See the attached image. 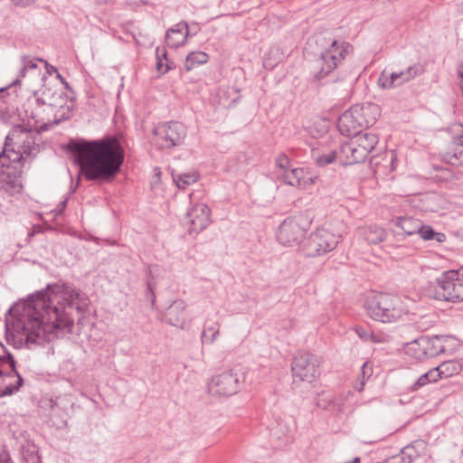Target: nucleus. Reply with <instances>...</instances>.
Instances as JSON below:
<instances>
[{"mask_svg": "<svg viewBox=\"0 0 463 463\" xmlns=\"http://www.w3.org/2000/svg\"><path fill=\"white\" fill-rule=\"evenodd\" d=\"M67 203H68V199H64L63 201L60 202L57 204V206H56V208L54 210L56 215L62 213V212L64 211V209L67 206Z\"/></svg>", "mask_w": 463, "mask_h": 463, "instance_id": "50", "label": "nucleus"}, {"mask_svg": "<svg viewBox=\"0 0 463 463\" xmlns=\"http://www.w3.org/2000/svg\"><path fill=\"white\" fill-rule=\"evenodd\" d=\"M366 308L371 318L382 323H396L409 313V308L402 297L383 292L369 298Z\"/></svg>", "mask_w": 463, "mask_h": 463, "instance_id": "5", "label": "nucleus"}, {"mask_svg": "<svg viewBox=\"0 0 463 463\" xmlns=\"http://www.w3.org/2000/svg\"><path fill=\"white\" fill-rule=\"evenodd\" d=\"M386 156L390 157L391 170H394L397 165V157L395 152L393 150H391L390 152L386 153Z\"/></svg>", "mask_w": 463, "mask_h": 463, "instance_id": "48", "label": "nucleus"}, {"mask_svg": "<svg viewBox=\"0 0 463 463\" xmlns=\"http://www.w3.org/2000/svg\"><path fill=\"white\" fill-rule=\"evenodd\" d=\"M171 175L174 183L182 190H184L189 185L195 184L200 178L199 173L195 170L185 173H179L175 170H172Z\"/></svg>", "mask_w": 463, "mask_h": 463, "instance_id": "25", "label": "nucleus"}, {"mask_svg": "<svg viewBox=\"0 0 463 463\" xmlns=\"http://www.w3.org/2000/svg\"><path fill=\"white\" fill-rule=\"evenodd\" d=\"M304 169L305 167H296L285 171L283 174L284 183L291 186H301Z\"/></svg>", "mask_w": 463, "mask_h": 463, "instance_id": "33", "label": "nucleus"}, {"mask_svg": "<svg viewBox=\"0 0 463 463\" xmlns=\"http://www.w3.org/2000/svg\"><path fill=\"white\" fill-rule=\"evenodd\" d=\"M394 226L401 230L396 232L397 235H413L418 234V231H420L421 221L412 217L399 216L393 220Z\"/></svg>", "mask_w": 463, "mask_h": 463, "instance_id": "23", "label": "nucleus"}, {"mask_svg": "<svg viewBox=\"0 0 463 463\" xmlns=\"http://www.w3.org/2000/svg\"><path fill=\"white\" fill-rule=\"evenodd\" d=\"M451 175V172L449 169L444 170V178H449V175Z\"/></svg>", "mask_w": 463, "mask_h": 463, "instance_id": "56", "label": "nucleus"}, {"mask_svg": "<svg viewBox=\"0 0 463 463\" xmlns=\"http://www.w3.org/2000/svg\"><path fill=\"white\" fill-rule=\"evenodd\" d=\"M336 127L343 136L347 137L363 132L364 128L354 106H352L339 116Z\"/></svg>", "mask_w": 463, "mask_h": 463, "instance_id": "15", "label": "nucleus"}, {"mask_svg": "<svg viewBox=\"0 0 463 463\" xmlns=\"http://www.w3.org/2000/svg\"><path fill=\"white\" fill-rule=\"evenodd\" d=\"M434 168H435L436 170H439V168L438 166H434ZM440 170H443V169H442V168H440Z\"/></svg>", "mask_w": 463, "mask_h": 463, "instance_id": "57", "label": "nucleus"}, {"mask_svg": "<svg viewBox=\"0 0 463 463\" xmlns=\"http://www.w3.org/2000/svg\"><path fill=\"white\" fill-rule=\"evenodd\" d=\"M160 148L170 149L183 144L186 137V128L179 121L158 125L153 131Z\"/></svg>", "mask_w": 463, "mask_h": 463, "instance_id": "11", "label": "nucleus"}, {"mask_svg": "<svg viewBox=\"0 0 463 463\" xmlns=\"http://www.w3.org/2000/svg\"><path fill=\"white\" fill-rule=\"evenodd\" d=\"M434 368L436 369V373H439V379H443L459 373L461 371V364L456 360H449L441 363Z\"/></svg>", "mask_w": 463, "mask_h": 463, "instance_id": "29", "label": "nucleus"}, {"mask_svg": "<svg viewBox=\"0 0 463 463\" xmlns=\"http://www.w3.org/2000/svg\"><path fill=\"white\" fill-rule=\"evenodd\" d=\"M363 235L368 243L378 244L385 239L386 232L380 226L370 225L364 230Z\"/></svg>", "mask_w": 463, "mask_h": 463, "instance_id": "30", "label": "nucleus"}, {"mask_svg": "<svg viewBox=\"0 0 463 463\" xmlns=\"http://www.w3.org/2000/svg\"><path fill=\"white\" fill-rule=\"evenodd\" d=\"M20 307H21V305H20V304H17L16 306H14V307H11V308L9 309V312H10V313L16 312V311L20 308Z\"/></svg>", "mask_w": 463, "mask_h": 463, "instance_id": "55", "label": "nucleus"}, {"mask_svg": "<svg viewBox=\"0 0 463 463\" xmlns=\"http://www.w3.org/2000/svg\"><path fill=\"white\" fill-rule=\"evenodd\" d=\"M426 294L439 301H463V278L460 277L458 270L444 271L433 282L429 283Z\"/></svg>", "mask_w": 463, "mask_h": 463, "instance_id": "6", "label": "nucleus"}, {"mask_svg": "<svg viewBox=\"0 0 463 463\" xmlns=\"http://www.w3.org/2000/svg\"><path fill=\"white\" fill-rule=\"evenodd\" d=\"M39 61L44 62L47 74L52 75L55 73L56 76L57 72H59L55 66L49 64L45 60L39 59Z\"/></svg>", "mask_w": 463, "mask_h": 463, "instance_id": "47", "label": "nucleus"}, {"mask_svg": "<svg viewBox=\"0 0 463 463\" xmlns=\"http://www.w3.org/2000/svg\"><path fill=\"white\" fill-rule=\"evenodd\" d=\"M65 149L85 179L99 184L114 182L125 161L124 147L114 135L94 140L71 139Z\"/></svg>", "mask_w": 463, "mask_h": 463, "instance_id": "2", "label": "nucleus"}, {"mask_svg": "<svg viewBox=\"0 0 463 463\" xmlns=\"http://www.w3.org/2000/svg\"><path fill=\"white\" fill-rule=\"evenodd\" d=\"M23 384L24 379L16 370L15 360L0 367V397L14 394Z\"/></svg>", "mask_w": 463, "mask_h": 463, "instance_id": "14", "label": "nucleus"}, {"mask_svg": "<svg viewBox=\"0 0 463 463\" xmlns=\"http://www.w3.org/2000/svg\"><path fill=\"white\" fill-rule=\"evenodd\" d=\"M209 55L202 51L191 52L185 59L184 69L186 71H192L194 68L204 64L208 61Z\"/></svg>", "mask_w": 463, "mask_h": 463, "instance_id": "31", "label": "nucleus"}, {"mask_svg": "<svg viewBox=\"0 0 463 463\" xmlns=\"http://www.w3.org/2000/svg\"><path fill=\"white\" fill-rule=\"evenodd\" d=\"M373 370L372 366L368 364L367 362L364 363V364L361 367V374L363 377V380L360 383V386L356 387L357 391L361 392L364 389V386L365 384V378H369L372 375Z\"/></svg>", "mask_w": 463, "mask_h": 463, "instance_id": "42", "label": "nucleus"}, {"mask_svg": "<svg viewBox=\"0 0 463 463\" xmlns=\"http://www.w3.org/2000/svg\"><path fill=\"white\" fill-rule=\"evenodd\" d=\"M339 151V163L343 165H351L364 162V158L359 156L358 148L353 138L345 142L337 148Z\"/></svg>", "mask_w": 463, "mask_h": 463, "instance_id": "21", "label": "nucleus"}, {"mask_svg": "<svg viewBox=\"0 0 463 463\" xmlns=\"http://www.w3.org/2000/svg\"><path fill=\"white\" fill-rule=\"evenodd\" d=\"M35 0H13L14 5H20V6H27L31 4L34 3Z\"/></svg>", "mask_w": 463, "mask_h": 463, "instance_id": "52", "label": "nucleus"}, {"mask_svg": "<svg viewBox=\"0 0 463 463\" xmlns=\"http://www.w3.org/2000/svg\"><path fill=\"white\" fill-rule=\"evenodd\" d=\"M463 152L459 150L458 147H455L452 150H448L442 156V159L449 165H455L459 164L460 157L462 156Z\"/></svg>", "mask_w": 463, "mask_h": 463, "instance_id": "37", "label": "nucleus"}, {"mask_svg": "<svg viewBox=\"0 0 463 463\" xmlns=\"http://www.w3.org/2000/svg\"><path fill=\"white\" fill-rule=\"evenodd\" d=\"M276 165L284 171L288 170V167L290 165V160L288 156L284 153H280L276 157Z\"/></svg>", "mask_w": 463, "mask_h": 463, "instance_id": "43", "label": "nucleus"}, {"mask_svg": "<svg viewBox=\"0 0 463 463\" xmlns=\"http://www.w3.org/2000/svg\"><path fill=\"white\" fill-rule=\"evenodd\" d=\"M316 179H317V176H311L307 173V168H305L304 173H303V179H301V186L300 187L307 188V185L314 184Z\"/></svg>", "mask_w": 463, "mask_h": 463, "instance_id": "44", "label": "nucleus"}, {"mask_svg": "<svg viewBox=\"0 0 463 463\" xmlns=\"http://www.w3.org/2000/svg\"><path fill=\"white\" fill-rule=\"evenodd\" d=\"M37 61H39V60L31 59L27 55L22 56L21 57L22 66L20 68L18 77L14 80V81L11 85L18 84L20 82V79L24 78L25 76L28 69H32V70L36 69Z\"/></svg>", "mask_w": 463, "mask_h": 463, "instance_id": "35", "label": "nucleus"}, {"mask_svg": "<svg viewBox=\"0 0 463 463\" xmlns=\"http://www.w3.org/2000/svg\"><path fill=\"white\" fill-rule=\"evenodd\" d=\"M14 356L7 351L5 346L0 342V367L6 366V364L13 363Z\"/></svg>", "mask_w": 463, "mask_h": 463, "instance_id": "41", "label": "nucleus"}, {"mask_svg": "<svg viewBox=\"0 0 463 463\" xmlns=\"http://www.w3.org/2000/svg\"><path fill=\"white\" fill-rule=\"evenodd\" d=\"M425 449V443L421 439L412 441L402 449V460L403 463H411L419 458L421 451Z\"/></svg>", "mask_w": 463, "mask_h": 463, "instance_id": "27", "label": "nucleus"}, {"mask_svg": "<svg viewBox=\"0 0 463 463\" xmlns=\"http://www.w3.org/2000/svg\"><path fill=\"white\" fill-rule=\"evenodd\" d=\"M90 299L80 289L66 283H51L28 297L20 314L22 335L25 345H42L53 331L71 332L73 314L88 310Z\"/></svg>", "mask_w": 463, "mask_h": 463, "instance_id": "1", "label": "nucleus"}, {"mask_svg": "<svg viewBox=\"0 0 463 463\" xmlns=\"http://www.w3.org/2000/svg\"><path fill=\"white\" fill-rule=\"evenodd\" d=\"M156 70L161 74H165L169 71L175 68V64L172 61H167V62H165L164 60H161L160 58H156Z\"/></svg>", "mask_w": 463, "mask_h": 463, "instance_id": "39", "label": "nucleus"}, {"mask_svg": "<svg viewBox=\"0 0 463 463\" xmlns=\"http://www.w3.org/2000/svg\"><path fill=\"white\" fill-rule=\"evenodd\" d=\"M74 402L70 395L57 396L55 399H50L46 402L49 408L48 422L52 427L57 430H62L67 427L68 409L72 408Z\"/></svg>", "mask_w": 463, "mask_h": 463, "instance_id": "13", "label": "nucleus"}, {"mask_svg": "<svg viewBox=\"0 0 463 463\" xmlns=\"http://www.w3.org/2000/svg\"><path fill=\"white\" fill-rule=\"evenodd\" d=\"M245 375L236 369H230L213 375L208 383V392L212 396L230 397L236 394L243 386Z\"/></svg>", "mask_w": 463, "mask_h": 463, "instance_id": "8", "label": "nucleus"}, {"mask_svg": "<svg viewBox=\"0 0 463 463\" xmlns=\"http://www.w3.org/2000/svg\"><path fill=\"white\" fill-rule=\"evenodd\" d=\"M156 58H160L161 60H164L165 62H167V61H170L167 57V51L165 46L157 47L156 49Z\"/></svg>", "mask_w": 463, "mask_h": 463, "instance_id": "46", "label": "nucleus"}, {"mask_svg": "<svg viewBox=\"0 0 463 463\" xmlns=\"http://www.w3.org/2000/svg\"><path fill=\"white\" fill-rule=\"evenodd\" d=\"M352 136L358 148L357 154L365 160L378 144V135L374 132H360Z\"/></svg>", "mask_w": 463, "mask_h": 463, "instance_id": "19", "label": "nucleus"}, {"mask_svg": "<svg viewBox=\"0 0 463 463\" xmlns=\"http://www.w3.org/2000/svg\"><path fill=\"white\" fill-rule=\"evenodd\" d=\"M424 71V66L420 63H413L401 71L389 72L383 70L379 75L378 84L382 89H394L423 74Z\"/></svg>", "mask_w": 463, "mask_h": 463, "instance_id": "12", "label": "nucleus"}, {"mask_svg": "<svg viewBox=\"0 0 463 463\" xmlns=\"http://www.w3.org/2000/svg\"><path fill=\"white\" fill-rule=\"evenodd\" d=\"M0 463H11V458L8 453L3 452L0 454Z\"/></svg>", "mask_w": 463, "mask_h": 463, "instance_id": "53", "label": "nucleus"}, {"mask_svg": "<svg viewBox=\"0 0 463 463\" xmlns=\"http://www.w3.org/2000/svg\"><path fill=\"white\" fill-rule=\"evenodd\" d=\"M447 338L445 335H422L415 341V344L420 347L426 357H435L445 352L444 342Z\"/></svg>", "mask_w": 463, "mask_h": 463, "instance_id": "17", "label": "nucleus"}, {"mask_svg": "<svg viewBox=\"0 0 463 463\" xmlns=\"http://www.w3.org/2000/svg\"><path fill=\"white\" fill-rule=\"evenodd\" d=\"M355 332L357 333V335H359L360 338L366 339L367 334H366L364 328H363L361 326H357L355 328Z\"/></svg>", "mask_w": 463, "mask_h": 463, "instance_id": "54", "label": "nucleus"}, {"mask_svg": "<svg viewBox=\"0 0 463 463\" xmlns=\"http://www.w3.org/2000/svg\"><path fill=\"white\" fill-rule=\"evenodd\" d=\"M188 35V24L182 21L166 31L165 41L169 48L177 49L185 44Z\"/></svg>", "mask_w": 463, "mask_h": 463, "instance_id": "18", "label": "nucleus"}, {"mask_svg": "<svg viewBox=\"0 0 463 463\" xmlns=\"http://www.w3.org/2000/svg\"><path fill=\"white\" fill-rule=\"evenodd\" d=\"M339 151L338 149H320L312 150V157L316 161L318 166L324 167L334 162H339Z\"/></svg>", "mask_w": 463, "mask_h": 463, "instance_id": "26", "label": "nucleus"}, {"mask_svg": "<svg viewBox=\"0 0 463 463\" xmlns=\"http://www.w3.org/2000/svg\"><path fill=\"white\" fill-rule=\"evenodd\" d=\"M220 333V325L218 321L207 319L203 326V330L201 335L203 344L212 345Z\"/></svg>", "mask_w": 463, "mask_h": 463, "instance_id": "28", "label": "nucleus"}, {"mask_svg": "<svg viewBox=\"0 0 463 463\" xmlns=\"http://www.w3.org/2000/svg\"><path fill=\"white\" fill-rule=\"evenodd\" d=\"M24 458L25 463H42L38 451L34 447L33 449H28L24 452Z\"/></svg>", "mask_w": 463, "mask_h": 463, "instance_id": "40", "label": "nucleus"}, {"mask_svg": "<svg viewBox=\"0 0 463 463\" xmlns=\"http://www.w3.org/2000/svg\"><path fill=\"white\" fill-rule=\"evenodd\" d=\"M354 106L357 113L360 115V118L364 128H368L375 124L381 111L380 107L377 104L367 102L355 104Z\"/></svg>", "mask_w": 463, "mask_h": 463, "instance_id": "22", "label": "nucleus"}, {"mask_svg": "<svg viewBox=\"0 0 463 463\" xmlns=\"http://www.w3.org/2000/svg\"><path fill=\"white\" fill-rule=\"evenodd\" d=\"M294 378L312 383L320 375V360L309 352H299L291 364Z\"/></svg>", "mask_w": 463, "mask_h": 463, "instance_id": "10", "label": "nucleus"}, {"mask_svg": "<svg viewBox=\"0 0 463 463\" xmlns=\"http://www.w3.org/2000/svg\"><path fill=\"white\" fill-rule=\"evenodd\" d=\"M353 50L354 48L349 43L334 40L313 62L310 71L312 80L319 84L337 81L338 79L334 78L332 74Z\"/></svg>", "mask_w": 463, "mask_h": 463, "instance_id": "4", "label": "nucleus"}, {"mask_svg": "<svg viewBox=\"0 0 463 463\" xmlns=\"http://www.w3.org/2000/svg\"><path fill=\"white\" fill-rule=\"evenodd\" d=\"M439 380V373L435 368H431L427 373L421 374L409 388L411 392H415L424 387L428 383H435Z\"/></svg>", "mask_w": 463, "mask_h": 463, "instance_id": "32", "label": "nucleus"}, {"mask_svg": "<svg viewBox=\"0 0 463 463\" xmlns=\"http://www.w3.org/2000/svg\"><path fill=\"white\" fill-rule=\"evenodd\" d=\"M146 274L147 276L146 297L151 302V305L154 306L156 303V283L154 282V276L150 267L147 268Z\"/></svg>", "mask_w": 463, "mask_h": 463, "instance_id": "36", "label": "nucleus"}, {"mask_svg": "<svg viewBox=\"0 0 463 463\" xmlns=\"http://www.w3.org/2000/svg\"><path fill=\"white\" fill-rule=\"evenodd\" d=\"M308 214H298L285 219L277 232V240L284 246H296L303 242L307 230L311 225Z\"/></svg>", "mask_w": 463, "mask_h": 463, "instance_id": "7", "label": "nucleus"}, {"mask_svg": "<svg viewBox=\"0 0 463 463\" xmlns=\"http://www.w3.org/2000/svg\"><path fill=\"white\" fill-rule=\"evenodd\" d=\"M56 79H58L61 83L64 86V88L70 91H72V89L70 85V83L65 80V78L60 73L57 72Z\"/></svg>", "mask_w": 463, "mask_h": 463, "instance_id": "51", "label": "nucleus"}, {"mask_svg": "<svg viewBox=\"0 0 463 463\" xmlns=\"http://www.w3.org/2000/svg\"><path fill=\"white\" fill-rule=\"evenodd\" d=\"M37 94L38 92L34 91V100L27 101V104L25 105V113L29 118L34 120L35 124H43L44 122V118L43 116V112L44 110L43 107L46 104L43 99L37 97Z\"/></svg>", "mask_w": 463, "mask_h": 463, "instance_id": "24", "label": "nucleus"}, {"mask_svg": "<svg viewBox=\"0 0 463 463\" xmlns=\"http://www.w3.org/2000/svg\"><path fill=\"white\" fill-rule=\"evenodd\" d=\"M420 230V231H418V234L424 241L434 240L437 242H443L446 241V235L444 233L435 232L430 225H424L421 222V228Z\"/></svg>", "mask_w": 463, "mask_h": 463, "instance_id": "34", "label": "nucleus"}, {"mask_svg": "<svg viewBox=\"0 0 463 463\" xmlns=\"http://www.w3.org/2000/svg\"><path fill=\"white\" fill-rule=\"evenodd\" d=\"M338 242L339 236L327 229L319 228L303 241L301 250L306 257L313 258L332 251Z\"/></svg>", "mask_w": 463, "mask_h": 463, "instance_id": "9", "label": "nucleus"}, {"mask_svg": "<svg viewBox=\"0 0 463 463\" xmlns=\"http://www.w3.org/2000/svg\"><path fill=\"white\" fill-rule=\"evenodd\" d=\"M61 119L48 120L33 131L24 125H14L5 137L0 154V193L13 196L23 190L24 156H36L40 151V134L57 126Z\"/></svg>", "mask_w": 463, "mask_h": 463, "instance_id": "3", "label": "nucleus"}, {"mask_svg": "<svg viewBox=\"0 0 463 463\" xmlns=\"http://www.w3.org/2000/svg\"><path fill=\"white\" fill-rule=\"evenodd\" d=\"M453 143L456 146H463V125L455 124L449 128Z\"/></svg>", "mask_w": 463, "mask_h": 463, "instance_id": "38", "label": "nucleus"}, {"mask_svg": "<svg viewBox=\"0 0 463 463\" xmlns=\"http://www.w3.org/2000/svg\"><path fill=\"white\" fill-rule=\"evenodd\" d=\"M186 304L183 299H175L165 313V321L174 326L183 327L186 318Z\"/></svg>", "mask_w": 463, "mask_h": 463, "instance_id": "20", "label": "nucleus"}, {"mask_svg": "<svg viewBox=\"0 0 463 463\" xmlns=\"http://www.w3.org/2000/svg\"><path fill=\"white\" fill-rule=\"evenodd\" d=\"M12 118L13 116L6 109L0 113V120L5 124L11 123Z\"/></svg>", "mask_w": 463, "mask_h": 463, "instance_id": "49", "label": "nucleus"}, {"mask_svg": "<svg viewBox=\"0 0 463 463\" xmlns=\"http://www.w3.org/2000/svg\"><path fill=\"white\" fill-rule=\"evenodd\" d=\"M8 88L9 87L0 88V113L7 109L5 95H8V93L6 92Z\"/></svg>", "mask_w": 463, "mask_h": 463, "instance_id": "45", "label": "nucleus"}, {"mask_svg": "<svg viewBox=\"0 0 463 463\" xmlns=\"http://www.w3.org/2000/svg\"><path fill=\"white\" fill-rule=\"evenodd\" d=\"M191 225L190 232L196 233L203 231L211 222V210L204 203H196L186 213Z\"/></svg>", "mask_w": 463, "mask_h": 463, "instance_id": "16", "label": "nucleus"}]
</instances>
